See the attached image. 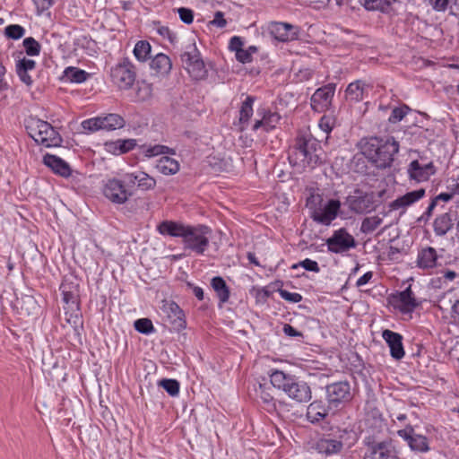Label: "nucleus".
Returning a JSON list of instances; mask_svg holds the SVG:
<instances>
[{
	"mask_svg": "<svg viewBox=\"0 0 459 459\" xmlns=\"http://www.w3.org/2000/svg\"><path fill=\"white\" fill-rule=\"evenodd\" d=\"M271 384L282 391L290 399L296 403H307L312 398L309 385L298 377L281 370L272 369L269 372Z\"/></svg>",
	"mask_w": 459,
	"mask_h": 459,
	"instance_id": "f257e3e1",
	"label": "nucleus"
},
{
	"mask_svg": "<svg viewBox=\"0 0 459 459\" xmlns=\"http://www.w3.org/2000/svg\"><path fill=\"white\" fill-rule=\"evenodd\" d=\"M399 152V143L394 137H372L363 146V153L377 168L390 167Z\"/></svg>",
	"mask_w": 459,
	"mask_h": 459,
	"instance_id": "f03ea898",
	"label": "nucleus"
},
{
	"mask_svg": "<svg viewBox=\"0 0 459 459\" xmlns=\"http://www.w3.org/2000/svg\"><path fill=\"white\" fill-rule=\"evenodd\" d=\"M25 126L29 135L38 144L51 148L60 146L62 143L59 133L46 121L30 117L26 120Z\"/></svg>",
	"mask_w": 459,
	"mask_h": 459,
	"instance_id": "7ed1b4c3",
	"label": "nucleus"
},
{
	"mask_svg": "<svg viewBox=\"0 0 459 459\" xmlns=\"http://www.w3.org/2000/svg\"><path fill=\"white\" fill-rule=\"evenodd\" d=\"M320 148L314 139H300L289 155V160L295 165L315 167L320 162Z\"/></svg>",
	"mask_w": 459,
	"mask_h": 459,
	"instance_id": "20e7f679",
	"label": "nucleus"
},
{
	"mask_svg": "<svg viewBox=\"0 0 459 459\" xmlns=\"http://www.w3.org/2000/svg\"><path fill=\"white\" fill-rule=\"evenodd\" d=\"M181 62L193 79L203 80L207 76V69L194 39L184 46Z\"/></svg>",
	"mask_w": 459,
	"mask_h": 459,
	"instance_id": "39448f33",
	"label": "nucleus"
},
{
	"mask_svg": "<svg viewBox=\"0 0 459 459\" xmlns=\"http://www.w3.org/2000/svg\"><path fill=\"white\" fill-rule=\"evenodd\" d=\"M212 230L204 225H188L183 238L186 249L196 255H204L209 247Z\"/></svg>",
	"mask_w": 459,
	"mask_h": 459,
	"instance_id": "423d86ee",
	"label": "nucleus"
},
{
	"mask_svg": "<svg viewBox=\"0 0 459 459\" xmlns=\"http://www.w3.org/2000/svg\"><path fill=\"white\" fill-rule=\"evenodd\" d=\"M160 316L170 327V330L180 332L186 327L184 311L173 300L163 299L160 307Z\"/></svg>",
	"mask_w": 459,
	"mask_h": 459,
	"instance_id": "0eeeda50",
	"label": "nucleus"
},
{
	"mask_svg": "<svg viewBox=\"0 0 459 459\" xmlns=\"http://www.w3.org/2000/svg\"><path fill=\"white\" fill-rule=\"evenodd\" d=\"M341 209V202L336 199H330L316 206H309L310 217L314 221L324 226H329L337 218Z\"/></svg>",
	"mask_w": 459,
	"mask_h": 459,
	"instance_id": "6e6552de",
	"label": "nucleus"
},
{
	"mask_svg": "<svg viewBox=\"0 0 459 459\" xmlns=\"http://www.w3.org/2000/svg\"><path fill=\"white\" fill-rule=\"evenodd\" d=\"M125 183L116 178L107 179L102 188L104 196L113 204H124L133 195V192Z\"/></svg>",
	"mask_w": 459,
	"mask_h": 459,
	"instance_id": "1a4fd4ad",
	"label": "nucleus"
},
{
	"mask_svg": "<svg viewBox=\"0 0 459 459\" xmlns=\"http://www.w3.org/2000/svg\"><path fill=\"white\" fill-rule=\"evenodd\" d=\"M327 250L333 254H343L356 247L354 237L341 228L333 232L332 236L325 240Z\"/></svg>",
	"mask_w": 459,
	"mask_h": 459,
	"instance_id": "9d476101",
	"label": "nucleus"
},
{
	"mask_svg": "<svg viewBox=\"0 0 459 459\" xmlns=\"http://www.w3.org/2000/svg\"><path fill=\"white\" fill-rule=\"evenodd\" d=\"M110 75L120 89H128L135 80L134 66L128 58H124L111 69Z\"/></svg>",
	"mask_w": 459,
	"mask_h": 459,
	"instance_id": "9b49d317",
	"label": "nucleus"
},
{
	"mask_svg": "<svg viewBox=\"0 0 459 459\" xmlns=\"http://www.w3.org/2000/svg\"><path fill=\"white\" fill-rule=\"evenodd\" d=\"M436 173L432 161L424 158L411 160L407 167V175L411 181L422 183L428 181Z\"/></svg>",
	"mask_w": 459,
	"mask_h": 459,
	"instance_id": "f8f14e48",
	"label": "nucleus"
},
{
	"mask_svg": "<svg viewBox=\"0 0 459 459\" xmlns=\"http://www.w3.org/2000/svg\"><path fill=\"white\" fill-rule=\"evenodd\" d=\"M374 195L356 189L345 200V204L355 213H366L375 208Z\"/></svg>",
	"mask_w": 459,
	"mask_h": 459,
	"instance_id": "ddd939ff",
	"label": "nucleus"
},
{
	"mask_svg": "<svg viewBox=\"0 0 459 459\" xmlns=\"http://www.w3.org/2000/svg\"><path fill=\"white\" fill-rule=\"evenodd\" d=\"M326 399L330 407L337 408L351 399V387L347 381L326 385Z\"/></svg>",
	"mask_w": 459,
	"mask_h": 459,
	"instance_id": "4468645a",
	"label": "nucleus"
},
{
	"mask_svg": "<svg viewBox=\"0 0 459 459\" xmlns=\"http://www.w3.org/2000/svg\"><path fill=\"white\" fill-rule=\"evenodd\" d=\"M336 85L334 83H328L321 88H318L311 97L310 104L313 110L316 112H324L327 110L334 96Z\"/></svg>",
	"mask_w": 459,
	"mask_h": 459,
	"instance_id": "2eb2a0df",
	"label": "nucleus"
},
{
	"mask_svg": "<svg viewBox=\"0 0 459 459\" xmlns=\"http://www.w3.org/2000/svg\"><path fill=\"white\" fill-rule=\"evenodd\" d=\"M390 303L403 314L411 313L419 306L411 286L403 291L393 294L390 298Z\"/></svg>",
	"mask_w": 459,
	"mask_h": 459,
	"instance_id": "dca6fc26",
	"label": "nucleus"
},
{
	"mask_svg": "<svg viewBox=\"0 0 459 459\" xmlns=\"http://www.w3.org/2000/svg\"><path fill=\"white\" fill-rule=\"evenodd\" d=\"M270 34L278 41L288 42L299 38L300 30L298 26L288 22H273L269 24Z\"/></svg>",
	"mask_w": 459,
	"mask_h": 459,
	"instance_id": "f3484780",
	"label": "nucleus"
},
{
	"mask_svg": "<svg viewBox=\"0 0 459 459\" xmlns=\"http://www.w3.org/2000/svg\"><path fill=\"white\" fill-rule=\"evenodd\" d=\"M398 436L403 438L412 451L426 453L429 450V441L425 436L415 433L411 427L398 430Z\"/></svg>",
	"mask_w": 459,
	"mask_h": 459,
	"instance_id": "a211bd4d",
	"label": "nucleus"
},
{
	"mask_svg": "<svg viewBox=\"0 0 459 459\" xmlns=\"http://www.w3.org/2000/svg\"><path fill=\"white\" fill-rule=\"evenodd\" d=\"M426 195L424 188H419L404 194L392 201L389 204V209L391 211H401L402 213L405 212L408 207L413 205Z\"/></svg>",
	"mask_w": 459,
	"mask_h": 459,
	"instance_id": "6ab92c4d",
	"label": "nucleus"
},
{
	"mask_svg": "<svg viewBox=\"0 0 459 459\" xmlns=\"http://www.w3.org/2000/svg\"><path fill=\"white\" fill-rule=\"evenodd\" d=\"M382 338L387 343L392 358L399 360L404 357L405 351L403 344L402 334L389 329H385L382 332Z\"/></svg>",
	"mask_w": 459,
	"mask_h": 459,
	"instance_id": "aec40b11",
	"label": "nucleus"
},
{
	"mask_svg": "<svg viewBox=\"0 0 459 459\" xmlns=\"http://www.w3.org/2000/svg\"><path fill=\"white\" fill-rule=\"evenodd\" d=\"M124 179L128 186L136 184L137 187L142 191L152 190L156 186L155 178L144 171L126 173L124 176Z\"/></svg>",
	"mask_w": 459,
	"mask_h": 459,
	"instance_id": "412c9836",
	"label": "nucleus"
},
{
	"mask_svg": "<svg viewBox=\"0 0 459 459\" xmlns=\"http://www.w3.org/2000/svg\"><path fill=\"white\" fill-rule=\"evenodd\" d=\"M256 115L261 117V118L255 121L252 126L254 131L264 128V131L268 132L275 128L281 119V116L278 113L266 110L265 108L257 109Z\"/></svg>",
	"mask_w": 459,
	"mask_h": 459,
	"instance_id": "4be33fe9",
	"label": "nucleus"
},
{
	"mask_svg": "<svg viewBox=\"0 0 459 459\" xmlns=\"http://www.w3.org/2000/svg\"><path fill=\"white\" fill-rule=\"evenodd\" d=\"M43 163L51 170L63 178H69L72 175L70 165L56 155L46 154L43 157Z\"/></svg>",
	"mask_w": 459,
	"mask_h": 459,
	"instance_id": "5701e85b",
	"label": "nucleus"
},
{
	"mask_svg": "<svg viewBox=\"0 0 459 459\" xmlns=\"http://www.w3.org/2000/svg\"><path fill=\"white\" fill-rule=\"evenodd\" d=\"M438 255L434 247H427L420 249L417 255V265L423 270L433 269L437 265Z\"/></svg>",
	"mask_w": 459,
	"mask_h": 459,
	"instance_id": "b1692460",
	"label": "nucleus"
},
{
	"mask_svg": "<svg viewBox=\"0 0 459 459\" xmlns=\"http://www.w3.org/2000/svg\"><path fill=\"white\" fill-rule=\"evenodd\" d=\"M342 441L329 437H323L316 441L315 449L318 454L330 456L340 453L342 450Z\"/></svg>",
	"mask_w": 459,
	"mask_h": 459,
	"instance_id": "393cba45",
	"label": "nucleus"
},
{
	"mask_svg": "<svg viewBox=\"0 0 459 459\" xmlns=\"http://www.w3.org/2000/svg\"><path fill=\"white\" fill-rule=\"evenodd\" d=\"M137 146L135 139H117L107 142L105 150L114 155H121L134 150Z\"/></svg>",
	"mask_w": 459,
	"mask_h": 459,
	"instance_id": "a878e982",
	"label": "nucleus"
},
{
	"mask_svg": "<svg viewBox=\"0 0 459 459\" xmlns=\"http://www.w3.org/2000/svg\"><path fill=\"white\" fill-rule=\"evenodd\" d=\"M138 154L143 158L151 159L159 155H174L176 151L162 144H143L138 147Z\"/></svg>",
	"mask_w": 459,
	"mask_h": 459,
	"instance_id": "bb28decb",
	"label": "nucleus"
},
{
	"mask_svg": "<svg viewBox=\"0 0 459 459\" xmlns=\"http://www.w3.org/2000/svg\"><path fill=\"white\" fill-rule=\"evenodd\" d=\"M187 226L173 221H164L158 225L157 230L161 235L183 238Z\"/></svg>",
	"mask_w": 459,
	"mask_h": 459,
	"instance_id": "cd10ccee",
	"label": "nucleus"
},
{
	"mask_svg": "<svg viewBox=\"0 0 459 459\" xmlns=\"http://www.w3.org/2000/svg\"><path fill=\"white\" fill-rule=\"evenodd\" d=\"M329 410L321 401L311 403L307 409V419L311 423H318L325 419Z\"/></svg>",
	"mask_w": 459,
	"mask_h": 459,
	"instance_id": "c85d7f7f",
	"label": "nucleus"
},
{
	"mask_svg": "<svg viewBox=\"0 0 459 459\" xmlns=\"http://www.w3.org/2000/svg\"><path fill=\"white\" fill-rule=\"evenodd\" d=\"M255 98L253 96H247L245 100L242 102L239 109L238 125L239 129L244 131L247 128L250 118L253 116L254 109L253 105Z\"/></svg>",
	"mask_w": 459,
	"mask_h": 459,
	"instance_id": "c756f323",
	"label": "nucleus"
},
{
	"mask_svg": "<svg viewBox=\"0 0 459 459\" xmlns=\"http://www.w3.org/2000/svg\"><path fill=\"white\" fill-rule=\"evenodd\" d=\"M395 455L394 450L391 446L385 443L380 442L376 445H373L368 451V454L366 455V459H394Z\"/></svg>",
	"mask_w": 459,
	"mask_h": 459,
	"instance_id": "7c9ffc66",
	"label": "nucleus"
},
{
	"mask_svg": "<svg viewBox=\"0 0 459 459\" xmlns=\"http://www.w3.org/2000/svg\"><path fill=\"white\" fill-rule=\"evenodd\" d=\"M367 91V84L361 80H357L351 82L345 91V96L347 100L354 102H359L364 99L365 92Z\"/></svg>",
	"mask_w": 459,
	"mask_h": 459,
	"instance_id": "2f4dec72",
	"label": "nucleus"
},
{
	"mask_svg": "<svg viewBox=\"0 0 459 459\" xmlns=\"http://www.w3.org/2000/svg\"><path fill=\"white\" fill-rule=\"evenodd\" d=\"M156 169L160 173L169 176L178 173L179 171L180 165L177 160L169 156H163L158 160Z\"/></svg>",
	"mask_w": 459,
	"mask_h": 459,
	"instance_id": "473e14b6",
	"label": "nucleus"
},
{
	"mask_svg": "<svg viewBox=\"0 0 459 459\" xmlns=\"http://www.w3.org/2000/svg\"><path fill=\"white\" fill-rule=\"evenodd\" d=\"M211 286L216 292L221 304L229 301L230 291L224 279L221 276H215L211 281Z\"/></svg>",
	"mask_w": 459,
	"mask_h": 459,
	"instance_id": "72a5a7b5",
	"label": "nucleus"
},
{
	"mask_svg": "<svg viewBox=\"0 0 459 459\" xmlns=\"http://www.w3.org/2000/svg\"><path fill=\"white\" fill-rule=\"evenodd\" d=\"M453 221L447 212L437 216L433 222V230L437 236H445L452 228Z\"/></svg>",
	"mask_w": 459,
	"mask_h": 459,
	"instance_id": "f704fd0d",
	"label": "nucleus"
},
{
	"mask_svg": "<svg viewBox=\"0 0 459 459\" xmlns=\"http://www.w3.org/2000/svg\"><path fill=\"white\" fill-rule=\"evenodd\" d=\"M151 67L158 74H168L172 68V63L167 55L160 53L152 60Z\"/></svg>",
	"mask_w": 459,
	"mask_h": 459,
	"instance_id": "c9c22d12",
	"label": "nucleus"
},
{
	"mask_svg": "<svg viewBox=\"0 0 459 459\" xmlns=\"http://www.w3.org/2000/svg\"><path fill=\"white\" fill-rule=\"evenodd\" d=\"M102 130L113 131L125 126V119L118 114H108L100 117Z\"/></svg>",
	"mask_w": 459,
	"mask_h": 459,
	"instance_id": "e433bc0d",
	"label": "nucleus"
},
{
	"mask_svg": "<svg viewBox=\"0 0 459 459\" xmlns=\"http://www.w3.org/2000/svg\"><path fill=\"white\" fill-rule=\"evenodd\" d=\"M384 217L385 213L364 218L361 221L360 231L363 234L374 232L383 223Z\"/></svg>",
	"mask_w": 459,
	"mask_h": 459,
	"instance_id": "4c0bfd02",
	"label": "nucleus"
},
{
	"mask_svg": "<svg viewBox=\"0 0 459 459\" xmlns=\"http://www.w3.org/2000/svg\"><path fill=\"white\" fill-rule=\"evenodd\" d=\"M88 73L84 70L69 66L65 69L64 76L70 82L82 83L88 78Z\"/></svg>",
	"mask_w": 459,
	"mask_h": 459,
	"instance_id": "58836bf2",
	"label": "nucleus"
},
{
	"mask_svg": "<svg viewBox=\"0 0 459 459\" xmlns=\"http://www.w3.org/2000/svg\"><path fill=\"white\" fill-rule=\"evenodd\" d=\"M152 47L146 40L138 41L133 50L134 56L140 62H144L148 59L151 53Z\"/></svg>",
	"mask_w": 459,
	"mask_h": 459,
	"instance_id": "ea45409f",
	"label": "nucleus"
},
{
	"mask_svg": "<svg viewBox=\"0 0 459 459\" xmlns=\"http://www.w3.org/2000/svg\"><path fill=\"white\" fill-rule=\"evenodd\" d=\"M22 45L28 56H37L40 54V44L32 37L25 38L23 39Z\"/></svg>",
	"mask_w": 459,
	"mask_h": 459,
	"instance_id": "a19ab883",
	"label": "nucleus"
},
{
	"mask_svg": "<svg viewBox=\"0 0 459 459\" xmlns=\"http://www.w3.org/2000/svg\"><path fill=\"white\" fill-rule=\"evenodd\" d=\"M394 0H366L365 7L368 10H379L387 12Z\"/></svg>",
	"mask_w": 459,
	"mask_h": 459,
	"instance_id": "79ce46f5",
	"label": "nucleus"
},
{
	"mask_svg": "<svg viewBox=\"0 0 459 459\" xmlns=\"http://www.w3.org/2000/svg\"><path fill=\"white\" fill-rule=\"evenodd\" d=\"M134 328L137 332L143 334H151L155 332V328L151 319L140 318L134 321Z\"/></svg>",
	"mask_w": 459,
	"mask_h": 459,
	"instance_id": "37998d69",
	"label": "nucleus"
},
{
	"mask_svg": "<svg viewBox=\"0 0 459 459\" xmlns=\"http://www.w3.org/2000/svg\"><path fill=\"white\" fill-rule=\"evenodd\" d=\"M4 34L8 39H20L25 34V29L19 24H11L5 27Z\"/></svg>",
	"mask_w": 459,
	"mask_h": 459,
	"instance_id": "c03bdc74",
	"label": "nucleus"
},
{
	"mask_svg": "<svg viewBox=\"0 0 459 459\" xmlns=\"http://www.w3.org/2000/svg\"><path fill=\"white\" fill-rule=\"evenodd\" d=\"M81 126L85 132L89 133L102 130L100 117L85 119L81 123Z\"/></svg>",
	"mask_w": 459,
	"mask_h": 459,
	"instance_id": "a18cd8bd",
	"label": "nucleus"
},
{
	"mask_svg": "<svg viewBox=\"0 0 459 459\" xmlns=\"http://www.w3.org/2000/svg\"><path fill=\"white\" fill-rule=\"evenodd\" d=\"M160 385L171 396H176L179 393V383L176 379H162Z\"/></svg>",
	"mask_w": 459,
	"mask_h": 459,
	"instance_id": "49530a36",
	"label": "nucleus"
},
{
	"mask_svg": "<svg viewBox=\"0 0 459 459\" xmlns=\"http://www.w3.org/2000/svg\"><path fill=\"white\" fill-rule=\"evenodd\" d=\"M299 267H302L304 268L306 271H308V272H313V273H319L320 272V267L317 264L316 261H314L312 259H309V258H306L297 264H294L291 268L292 269H297Z\"/></svg>",
	"mask_w": 459,
	"mask_h": 459,
	"instance_id": "de8ad7c7",
	"label": "nucleus"
},
{
	"mask_svg": "<svg viewBox=\"0 0 459 459\" xmlns=\"http://www.w3.org/2000/svg\"><path fill=\"white\" fill-rule=\"evenodd\" d=\"M437 205L438 204L436 203V201L431 199L425 212L417 219L418 224H427L431 219L434 210Z\"/></svg>",
	"mask_w": 459,
	"mask_h": 459,
	"instance_id": "09e8293b",
	"label": "nucleus"
},
{
	"mask_svg": "<svg viewBox=\"0 0 459 459\" xmlns=\"http://www.w3.org/2000/svg\"><path fill=\"white\" fill-rule=\"evenodd\" d=\"M408 110H409V108L406 106L394 108L392 110L390 117L388 118L389 122L395 124V123L402 121L403 119V117L407 115Z\"/></svg>",
	"mask_w": 459,
	"mask_h": 459,
	"instance_id": "8fccbe9b",
	"label": "nucleus"
},
{
	"mask_svg": "<svg viewBox=\"0 0 459 459\" xmlns=\"http://www.w3.org/2000/svg\"><path fill=\"white\" fill-rule=\"evenodd\" d=\"M32 2L38 15H41L46 11H48L55 4V0H32Z\"/></svg>",
	"mask_w": 459,
	"mask_h": 459,
	"instance_id": "3c124183",
	"label": "nucleus"
},
{
	"mask_svg": "<svg viewBox=\"0 0 459 459\" xmlns=\"http://www.w3.org/2000/svg\"><path fill=\"white\" fill-rule=\"evenodd\" d=\"M36 62L32 59L23 57L17 61L16 71L30 72L35 69Z\"/></svg>",
	"mask_w": 459,
	"mask_h": 459,
	"instance_id": "603ef678",
	"label": "nucleus"
},
{
	"mask_svg": "<svg viewBox=\"0 0 459 459\" xmlns=\"http://www.w3.org/2000/svg\"><path fill=\"white\" fill-rule=\"evenodd\" d=\"M279 294L281 299H283L284 300H287L290 303H299L302 300L301 294H299L298 292H290L286 290L280 289Z\"/></svg>",
	"mask_w": 459,
	"mask_h": 459,
	"instance_id": "864d4df0",
	"label": "nucleus"
},
{
	"mask_svg": "<svg viewBox=\"0 0 459 459\" xmlns=\"http://www.w3.org/2000/svg\"><path fill=\"white\" fill-rule=\"evenodd\" d=\"M182 22L191 24L194 21V12L186 7H180L177 10Z\"/></svg>",
	"mask_w": 459,
	"mask_h": 459,
	"instance_id": "5fc2aeb1",
	"label": "nucleus"
},
{
	"mask_svg": "<svg viewBox=\"0 0 459 459\" xmlns=\"http://www.w3.org/2000/svg\"><path fill=\"white\" fill-rule=\"evenodd\" d=\"M157 32L159 35L167 39L170 43H174L177 39V36L174 32L170 30V29L167 26L160 25L157 28Z\"/></svg>",
	"mask_w": 459,
	"mask_h": 459,
	"instance_id": "6e6d98bb",
	"label": "nucleus"
},
{
	"mask_svg": "<svg viewBox=\"0 0 459 459\" xmlns=\"http://www.w3.org/2000/svg\"><path fill=\"white\" fill-rule=\"evenodd\" d=\"M429 2L436 12H446L449 5V0H429Z\"/></svg>",
	"mask_w": 459,
	"mask_h": 459,
	"instance_id": "4d7b16f0",
	"label": "nucleus"
},
{
	"mask_svg": "<svg viewBox=\"0 0 459 459\" xmlns=\"http://www.w3.org/2000/svg\"><path fill=\"white\" fill-rule=\"evenodd\" d=\"M137 95L142 100L149 99L152 96V86L147 83H143L138 88Z\"/></svg>",
	"mask_w": 459,
	"mask_h": 459,
	"instance_id": "13d9d810",
	"label": "nucleus"
},
{
	"mask_svg": "<svg viewBox=\"0 0 459 459\" xmlns=\"http://www.w3.org/2000/svg\"><path fill=\"white\" fill-rule=\"evenodd\" d=\"M60 289L62 290L63 301L65 304L71 303V304L74 305L76 303L75 302V295L73 293V291L68 290L66 285H65V284H62Z\"/></svg>",
	"mask_w": 459,
	"mask_h": 459,
	"instance_id": "bf43d9fd",
	"label": "nucleus"
},
{
	"mask_svg": "<svg viewBox=\"0 0 459 459\" xmlns=\"http://www.w3.org/2000/svg\"><path fill=\"white\" fill-rule=\"evenodd\" d=\"M230 50L235 52L237 54L238 50L243 48V41L240 37L234 36L230 39L229 43Z\"/></svg>",
	"mask_w": 459,
	"mask_h": 459,
	"instance_id": "052dcab7",
	"label": "nucleus"
},
{
	"mask_svg": "<svg viewBox=\"0 0 459 459\" xmlns=\"http://www.w3.org/2000/svg\"><path fill=\"white\" fill-rule=\"evenodd\" d=\"M235 56L236 59L242 64L250 63L253 60V57H251L249 52L244 48L238 50V52L235 54Z\"/></svg>",
	"mask_w": 459,
	"mask_h": 459,
	"instance_id": "680f3d73",
	"label": "nucleus"
},
{
	"mask_svg": "<svg viewBox=\"0 0 459 459\" xmlns=\"http://www.w3.org/2000/svg\"><path fill=\"white\" fill-rule=\"evenodd\" d=\"M260 398L262 399L263 403L267 405L268 411L275 409L273 397L269 393L263 391L260 394Z\"/></svg>",
	"mask_w": 459,
	"mask_h": 459,
	"instance_id": "e2e57ef3",
	"label": "nucleus"
},
{
	"mask_svg": "<svg viewBox=\"0 0 459 459\" xmlns=\"http://www.w3.org/2000/svg\"><path fill=\"white\" fill-rule=\"evenodd\" d=\"M282 332L285 335L290 337H301L302 333L301 332L298 331L296 328H294L292 325L289 324H285L282 327Z\"/></svg>",
	"mask_w": 459,
	"mask_h": 459,
	"instance_id": "0e129e2a",
	"label": "nucleus"
},
{
	"mask_svg": "<svg viewBox=\"0 0 459 459\" xmlns=\"http://www.w3.org/2000/svg\"><path fill=\"white\" fill-rule=\"evenodd\" d=\"M211 23L214 26H217L219 28H223L226 26V20L224 19V15L222 12H216L214 14L213 20L211 22Z\"/></svg>",
	"mask_w": 459,
	"mask_h": 459,
	"instance_id": "69168bd1",
	"label": "nucleus"
},
{
	"mask_svg": "<svg viewBox=\"0 0 459 459\" xmlns=\"http://www.w3.org/2000/svg\"><path fill=\"white\" fill-rule=\"evenodd\" d=\"M454 193H440L439 195H436L435 197H433L432 199L434 201H436V203L438 204L440 202H443V203H448L449 201L452 200L453 196H454Z\"/></svg>",
	"mask_w": 459,
	"mask_h": 459,
	"instance_id": "338daca9",
	"label": "nucleus"
},
{
	"mask_svg": "<svg viewBox=\"0 0 459 459\" xmlns=\"http://www.w3.org/2000/svg\"><path fill=\"white\" fill-rule=\"evenodd\" d=\"M372 277H373V273L372 272H367L366 273H364L362 276H360L357 280L356 286L358 288H359V287H362V286L366 285L367 283H368L370 281Z\"/></svg>",
	"mask_w": 459,
	"mask_h": 459,
	"instance_id": "774afa93",
	"label": "nucleus"
}]
</instances>
